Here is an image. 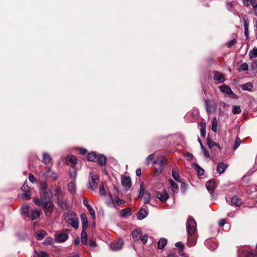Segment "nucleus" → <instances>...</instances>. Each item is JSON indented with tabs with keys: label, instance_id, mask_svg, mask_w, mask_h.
Listing matches in <instances>:
<instances>
[{
	"label": "nucleus",
	"instance_id": "obj_1",
	"mask_svg": "<svg viewBox=\"0 0 257 257\" xmlns=\"http://www.w3.org/2000/svg\"><path fill=\"white\" fill-rule=\"evenodd\" d=\"M186 227L187 232V245L191 247L196 245L198 238L197 224L192 217H188Z\"/></svg>",
	"mask_w": 257,
	"mask_h": 257
},
{
	"label": "nucleus",
	"instance_id": "obj_2",
	"mask_svg": "<svg viewBox=\"0 0 257 257\" xmlns=\"http://www.w3.org/2000/svg\"><path fill=\"white\" fill-rule=\"evenodd\" d=\"M33 201L36 205L42 207L46 216L50 217L51 215L54 207V204L51 201V199H40L39 198H35Z\"/></svg>",
	"mask_w": 257,
	"mask_h": 257
},
{
	"label": "nucleus",
	"instance_id": "obj_3",
	"mask_svg": "<svg viewBox=\"0 0 257 257\" xmlns=\"http://www.w3.org/2000/svg\"><path fill=\"white\" fill-rule=\"evenodd\" d=\"M21 214L26 220H34L38 218L40 216V212L38 210H34L29 205L24 204L21 207Z\"/></svg>",
	"mask_w": 257,
	"mask_h": 257
},
{
	"label": "nucleus",
	"instance_id": "obj_4",
	"mask_svg": "<svg viewBox=\"0 0 257 257\" xmlns=\"http://www.w3.org/2000/svg\"><path fill=\"white\" fill-rule=\"evenodd\" d=\"M65 221L75 229L79 227V219L77 215L72 212L67 213L65 216Z\"/></svg>",
	"mask_w": 257,
	"mask_h": 257
},
{
	"label": "nucleus",
	"instance_id": "obj_5",
	"mask_svg": "<svg viewBox=\"0 0 257 257\" xmlns=\"http://www.w3.org/2000/svg\"><path fill=\"white\" fill-rule=\"evenodd\" d=\"M99 182V177L96 173L91 171L89 173V186L88 188L92 190L97 189Z\"/></svg>",
	"mask_w": 257,
	"mask_h": 257
},
{
	"label": "nucleus",
	"instance_id": "obj_6",
	"mask_svg": "<svg viewBox=\"0 0 257 257\" xmlns=\"http://www.w3.org/2000/svg\"><path fill=\"white\" fill-rule=\"evenodd\" d=\"M39 191L41 197V199H50V190L48 188V184L46 182H43L40 183Z\"/></svg>",
	"mask_w": 257,
	"mask_h": 257
},
{
	"label": "nucleus",
	"instance_id": "obj_7",
	"mask_svg": "<svg viewBox=\"0 0 257 257\" xmlns=\"http://www.w3.org/2000/svg\"><path fill=\"white\" fill-rule=\"evenodd\" d=\"M123 245V241L119 239L117 242L111 243L110 245L111 249L114 251H117L122 249Z\"/></svg>",
	"mask_w": 257,
	"mask_h": 257
},
{
	"label": "nucleus",
	"instance_id": "obj_8",
	"mask_svg": "<svg viewBox=\"0 0 257 257\" xmlns=\"http://www.w3.org/2000/svg\"><path fill=\"white\" fill-rule=\"evenodd\" d=\"M21 190L23 192L22 198L25 200H28L31 198V193L30 192V187L25 184L21 187Z\"/></svg>",
	"mask_w": 257,
	"mask_h": 257
},
{
	"label": "nucleus",
	"instance_id": "obj_9",
	"mask_svg": "<svg viewBox=\"0 0 257 257\" xmlns=\"http://www.w3.org/2000/svg\"><path fill=\"white\" fill-rule=\"evenodd\" d=\"M156 197L161 202H166L169 198V195L165 191L156 193Z\"/></svg>",
	"mask_w": 257,
	"mask_h": 257
},
{
	"label": "nucleus",
	"instance_id": "obj_10",
	"mask_svg": "<svg viewBox=\"0 0 257 257\" xmlns=\"http://www.w3.org/2000/svg\"><path fill=\"white\" fill-rule=\"evenodd\" d=\"M213 79L217 81L218 83H223L225 80L223 74L219 71L214 72Z\"/></svg>",
	"mask_w": 257,
	"mask_h": 257
},
{
	"label": "nucleus",
	"instance_id": "obj_11",
	"mask_svg": "<svg viewBox=\"0 0 257 257\" xmlns=\"http://www.w3.org/2000/svg\"><path fill=\"white\" fill-rule=\"evenodd\" d=\"M167 159L165 157H161V159L158 160L160 168L156 169V172L157 174H160L163 170V168L165 167L166 163H167Z\"/></svg>",
	"mask_w": 257,
	"mask_h": 257
},
{
	"label": "nucleus",
	"instance_id": "obj_12",
	"mask_svg": "<svg viewBox=\"0 0 257 257\" xmlns=\"http://www.w3.org/2000/svg\"><path fill=\"white\" fill-rule=\"evenodd\" d=\"M68 238V236L65 233H59L56 236V241L62 243L66 241Z\"/></svg>",
	"mask_w": 257,
	"mask_h": 257
},
{
	"label": "nucleus",
	"instance_id": "obj_13",
	"mask_svg": "<svg viewBox=\"0 0 257 257\" xmlns=\"http://www.w3.org/2000/svg\"><path fill=\"white\" fill-rule=\"evenodd\" d=\"M66 161L67 163L72 167H74L77 162V159L72 155L66 157Z\"/></svg>",
	"mask_w": 257,
	"mask_h": 257
},
{
	"label": "nucleus",
	"instance_id": "obj_14",
	"mask_svg": "<svg viewBox=\"0 0 257 257\" xmlns=\"http://www.w3.org/2000/svg\"><path fill=\"white\" fill-rule=\"evenodd\" d=\"M148 215V211L145 208H141L137 214V219L141 220L145 218Z\"/></svg>",
	"mask_w": 257,
	"mask_h": 257
},
{
	"label": "nucleus",
	"instance_id": "obj_15",
	"mask_svg": "<svg viewBox=\"0 0 257 257\" xmlns=\"http://www.w3.org/2000/svg\"><path fill=\"white\" fill-rule=\"evenodd\" d=\"M107 157L102 154H98L96 161L97 163L100 166H104L107 162Z\"/></svg>",
	"mask_w": 257,
	"mask_h": 257
},
{
	"label": "nucleus",
	"instance_id": "obj_16",
	"mask_svg": "<svg viewBox=\"0 0 257 257\" xmlns=\"http://www.w3.org/2000/svg\"><path fill=\"white\" fill-rule=\"evenodd\" d=\"M142 235V232L140 228H136L132 233V236L135 241L138 240Z\"/></svg>",
	"mask_w": 257,
	"mask_h": 257
},
{
	"label": "nucleus",
	"instance_id": "obj_17",
	"mask_svg": "<svg viewBox=\"0 0 257 257\" xmlns=\"http://www.w3.org/2000/svg\"><path fill=\"white\" fill-rule=\"evenodd\" d=\"M43 162L46 165L50 163L52 159L50 154L47 152H43L42 154Z\"/></svg>",
	"mask_w": 257,
	"mask_h": 257
},
{
	"label": "nucleus",
	"instance_id": "obj_18",
	"mask_svg": "<svg viewBox=\"0 0 257 257\" xmlns=\"http://www.w3.org/2000/svg\"><path fill=\"white\" fill-rule=\"evenodd\" d=\"M231 203L232 205L239 206L242 204V201L241 199L238 198L236 196H233L230 198Z\"/></svg>",
	"mask_w": 257,
	"mask_h": 257
},
{
	"label": "nucleus",
	"instance_id": "obj_19",
	"mask_svg": "<svg viewBox=\"0 0 257 257\" xmlns=\"http://www.w3.org/2000/svg\"><path fill=\"white\" fill-rule=\"evenodd\" d=\"M122 185L126 188H130L131 187V181L130 177H123L121 179Z\"/></svg>",
	"mask_w": 257,
	"mask_h": 257
},
{
	"label": "nucleus",
	"instance_id": "obj_20",
	"mask_svg": "<svg viewBox=\"0 0 257 257\" xmlns=\"http://www.w3.org/2000/svg\"><path fill=\"white\" fill-rule=\"evenodd\" d=\"M199 114V110L197 109H194L192 110V111L190 112H188L186 117H189L190 116H191L192 117V118L190 120V121H193L195 119H196L198 116Z\"/></svg>",
	"mask_w": 257,
	"mask_h": 257
},
{
	"label": "nucleus",
	"instance_id": "obj_21",
	"mask_svg": "<svg viewBox=\"0 0 257 257\" xmlns=\"http://www.w3.org/2000/svg\"><path fill=\"white\" fill-rule=\"evenodd\" d=\"M220 91L225 94L228 95H230L233 94V91L231 89V88L227 85H222L219 87Z\"/></svg>",
	"mask_w": 257,
	"mask_h": 257
},
{
	"label": "nucleus",
	"instance_id": "obj_22",
	"mask_svg": "<svg viewBox=\"0 0 257 257\" xmlns=\"http://www.w3.org/2000/svg\"><path fill=\"white\" fill-rule=\"evenodd\" d=\"M205 105L206 110L208 113H211L214 108V102L211 100H205Z\"/></svg>",
	"mask_w": 257,
	"mask_h": 257
},
{
	"label": "nucleus",
	"instance_id": "obj_23",
	"mask_svg": "<svg viewBox=\"0 0 257 257\" xmlns=\"http://www.w3.org/2000/svg\"><path fill=\"white\" fill-rule=\"evenodd\" d=\"M193 168L197 172L198 175L202 176L204 174V170L198 164L194 163L192 164Z\"/></svg>",
	"mask_w": 257,
	"mask_h": 257
},
{
	"label": "nucleus",
	"instance_id": "obj_24",
	"mask_svg": "<svg viewBox=\"0 0 257 257\" xmlns=\"http://www.w3.org/2000/svg\"><path fill=\"white\" fill-rule=\"evenodd\" d=\"M172 175L174 179L178 182H181L179 171L176 168H174L172 171Z\"/></svg>",
	"mask_w": 257,
	"mask_h": 257
},
{
	"label": "nucleus",
	"instance_id": "obj_25",
	"mask_svg": "<svg viewBox=\"0 0 257 257\" xmlns=\"http://www.w3.org/2000/svg\"><path fill=\"white\" fill-rule=\"evenodd\" d=\"M227 166L223 162H220L217 167V170L218 173L222 174L225 172Z\"/></svg>",
	"mask_w": 257,
	"mask_h": 257
},
{
	"label": "nucleus",
	"instance_id": "obj_26",
	"mask_svg": "<svg viewBox=\"0 0 257 257\" xmlns=\"http://www.w3.org/2000/svg\"><path fill=\"white\" fill-rule=\"evenodd\" d=\"M167 243V240L166 238H162L158 242V248L160 249H163Z\"/></svg>",
	"mask_w": 257,
	"mask_h": 257
},
{
	"label": "nucleus",
	"instance_id": "obj_27",
	"mask_svg": "<svg viewBox=\"0 0 257 257\" xmlns=\"http://www.w3.org/2000/svg\"><path fill=\"white\" fill-rule=\"evenodd\" d=\"M98 154L96 152H92L88 154L87 158L88 160L91 162H94L96 161Z\"/></svg>",
	"mask_w": 257,
	"mask_h": 257
},
{
	"label": "nucleus",
	"instance_id": "obj_28",
	"mask_svg": "<svg viewBox=\"0 0 257 257\" xmlns=\"http://www.w3.org/2000/svg\"><path fill=\"white\" fill-rule=\"evenodd\" d=\"M215 181L210 180L206 182V186L208 190L212 191L215 188Z\"/></svg>",
	"mask_w": 257,
	"mask_h": 257
},
{
	"label": "nucleus",
	"instance_id": "obj_29",
	"mask_svg": "<svg viewBox=\"0 0 257 257\" xmlns=\"http://www.w3.org/2000/svg\"><path fill=\"white\" fill-rule=\"evenodd\" d=\"M46 234V232L43 230L39 231L35 233L36 237L39 240L43 239Z\"/></svg>",
	"mask_w": 257,
	"mask_h": 257
},
{
	"label": "nucleus",
	"instance_id": "obj_30",
	"mask_svg": "<svg viewBox=\"0 0 257 257\" xmlns=\"http://www.w3.org/2000/svg\"><path fill=\"white\" fill-rule=\"evenodd\" d=\"M253 88V85L250 83H246L241 85V88L244 91H250Z\"/></svg>",
	"mask_w": 257,
	"mask_h": 257
},
{
	"label": "nucleus",
	"instance_id": "obj_31",
	"mask_svg": "<svg viewBox=\"0 0 257 257\" xmlns=\"http://www.w3.org/2000/svg\"><path fill=\"white\" fill-rule=\"evenodd\" d=\"M68 189L71 193H74L75 192L76 186L74 182H71L68 184Z\"/></svg>",
	"mask_w": 257,
	"mask_h": 257
},
{
	"label": "nucleus",
	"instance_id": "obj_32",
	"mask_svg": "<svg viewBox=\"0 0 257 257\" xmlns=\"http://www.w3.org/2000/svg\"><path fill=\"white\" fill-rule=\"evenodd\" d=\"M200 126V133L203 137L206 136V124L205 122H202L199 124Z\"/></svg>",
	"mask_w": 257,
	"mask_h": 257
},
{
	"label": "nucleus",
	"instance_id": "obj_33",
	"mask_svg": "<svg viewBox=\"0 0 257 257\" xmlns=\"http://www.w3.org/2000/svg\"><path fill=\"white\" fill-rule=\"evenodd\" d=\"M131 213L127 208L122 209L120 212V216L122 217H126L131 216Z\"/></svg>",
	"mask_w": 257,
	"mask_h": 257
},
{
	"label": "nucleus",
	"instance_id": "obj_34",
	"mask_svg": "<svg viewBox=\"0 0 257 257\" xmlns=\"http://www.w3.org/2000/svg\"><path fill=\"white\" fill-rule=\"evenodd\" d=\"M81 242L83 244L86 245L87 244V234L86 232L82 231L81 234Z\"/></svg>",
	"mask_w": 257,
	"mask_h": 257
},
{
	"label": "nucleus",
	"instance_id": "obj_35",
	"mask_svg": "<svg viewBox=\"0 0 257 257\" xmlns=\"http://www.w3.org/2000/svg\"><path fill=\"white\" fill-rule=\"evenodd\" d=\"M169 183L173 192H175L176 190L178 189V184L173 180L171 179L169 180Z\"/></svg>",
	"mask_w": 257,
	"mask_h": 257
},
{
	"label": "nucleus",
	"instance_id": "obj_36",
	"mask_svg": "<svg viewBox=\"0 0 257 257\" xmlns=\"http://www.w3.org/2000/svg\"><path fill=\"white\" fill-rule=\"evenodd\" d=\"M46 176L52 179L53 180H56L58 178L57 174L55 171L51 172L50 174L49 173Z\"/></svg>",
	"mask_w": 257,
	"mask_h": 257
},
{
	"label": "nucleus",
	"instance_id": "obj_37",
	"mask_svg": "<svg viewBox=\"0 0 257 257\" xmlns=\"http://www.w3.org/2000/svg\"><path fill=\"white\" fill-rule=\"evenodd\" d=\"M147 162L148 164L150 163V161L151 162H153V164H156L157 163V161L154 160V154H151L150 155H149L147 159H146Z\"/></svg>",
	"mask_w": 257,
	"mask_h": 257
},
{
	"label": "nucleus",
	"instance_id": "obj_38",
	"mask_svg": "<svg viewBox=\"0 0 257 257\" xmlns=\"http://www.w3.org/2000/svg\"><path fill=\"white\" fill-rule=\"evenodd\" d=\"M250 58L257 57V48L254 47L252 50H250L249 53Z\"/></svg>",
	"mask_w": 257,
	"mask_h": 257
},
{
	"label": "nucleus",
	"instance_id": "obj_39",
	"mask_svg": "<svg viewBox=\"0 0 257 257\" xmlns=\"http://www.w3.org/2000/svg\"><path fill=\"white\" fill-rule=\"evenodd\" d=\"M241 112V108L239 106L236 105L233 107L232 113L234 114H239Z\"/></svg>",
	"mask_w": 257,
	"mask_h": 257
},
{
	"label": "nucleus",
	"instance_id": "obj_40",
	"mask_svg": "<svg viewBox=\"0 0 257 257\" xmlns=\"http://www.w3.org/2000/svg\"><path fill=\"white\" fill-rule=\"evenodd\" d=\"M144 202L145 204H148L150 202V194L149 193H145L144 196Z\"/></svg>",
	"mask_w": 257,
	"mask_h": 257
},
{
	"label": "nucleus",
	"instance_id": "obj_41",
	"mask_svg": "<svg viewBox=\"0 0 257 257\" xmlns=\"http://www.w3.org/2000/svg\"><path fill=\"white\" fill-rule=\"evenodd\" d=\"M241 143V139L238 137H237V138H236L235 141V143H234V150L237 149L239 147V146L240 145Z\"/></svg>",
	"mask_w": 257,
	"mask_h": 257
},
{
	"label": "nucleus",
	"instance_id": "obj_42",
	"mask_svg": "<svg viewBox=\"0 0 257 257\" xmlns=\"http://www.w3.org/2000/svg\"><path fill=\"white\" fill-rule=\"evenodd\" d=\"M232 3V1H231L227 0L226 1V4H227L226 8H227V10L229 11H233V7Z\"/></svg>",
	"mask_w": 257,
	"mask_h": 257
},
{
	"label": "nucleus",
	"instance_id": "obj_43",
	"mask_svg": "<svg viewBox=\"0 0 257 257\" xmlns=\"http://www.w3.org/2000/svg\"><path fill=\"white\" fill-rule=\"evenodd\" d=\"M109 199H107L106 201V203L107 205L109 206H111L112 205H114L112 195L111 194H109Z\"/></svg>",
	"mask_w": 257,
	"mask_h": 257
},
{
	"label": "nucleus",
	"instance_id": "obj_44",
	"mask_svg": "<svg viewBox=\"0 0 257 257\" xmlns=\"http://www.w3.org/2000/svg\"><path fill=\"white\" fill-rule=\"evenodd\" d=\"M239 69L242 71H246L248 69V65L247 63H243L240 66Z\"/></svg>",
	"mask_w": 257,
	"mask_h": 257
},
{
	"label": "nucleus",
	"instance_id": "obj_45",
	"mask_svg": "<svg viewBox=\"0 0 257 257\" xmlns=\"http://www.w3.org/2000/svg\"><path fill=\"white\" fill-rule=\"evenodd\" d=\"M207 145L210 148L213 147V146H215L216 144V143L212 141L208 138H207Z\"/></svg>",
	"mask_w": 257,
	"mask_h": 257
},
{
	"label": "nucleus",
	"instance_id": "obj_46",
	"mask_svg": "<svg viewBox=\"0 0 257 257\" xmlns=\"http://www.w3.org/2000/svg\"><path fill=\"white\" fill-rule=\"evenodd\" d=\"M245 257H257V251H253L247 252Z\"/></svg>",
	"mask_w": 257,
	"mask_h": 257
},
{
	"label": "nucleus",
	"instance_id": "obj_47",
	"mask_svg": "<svg viewBox=\"0 0 257 257\" xmlns=\"http://www.w3.org/2000/svg\"><path fill=\"white\" fill-rule=\"evenodd\" d=\"M81 219L82 224L88 223L87 216L85 214H82L81 215Z\"/></svg>",
	"mask_w": 257,
	"mask_h": 257
},
{
	"label": "nucleus",
	"instance_id": "obj_48",
	"mask_svg": "<svg viewBox=\"0 0 257 257\" xmlns=\"http://www.w3.org/2000/svg\"><path fill=\"white\" fill-rule=\"evenodd\" d=\"M77 176V172L74 169L72 171L70 172V177L71 178L73 179V180H75Z\"/></svg>",
	"mask_w": 257,
	"mask_h": 257
},
{
	"label": "nucleus",
	"instance_id": "obj_49",
	"mask_svg": "<svg viewBox=\"0 0 257 257\" xmlns=\"http://www.w3.org/2000/svg\"><path fill=\"white\" fill-rule=\"evenodd\" d=\"M217 120L216 118H214L212 122V130L215 132L217 131Z\"/></svg>",
	"mask_w": 257,
	"mask_h": 257
},
{
	"label": "nucleus",
	"instance_id": "obj_50",
	"mask_svg": "<svg viewBox=\"0 0 257 257\" xmlns=\"http://www.w3.org/2000/svg\"><path fill=\"white\" fill-rule=\"evenodd\" d=\"M88 210L89 211L90 214L92 216L93 218H95V212L93 209L92 208L91 206H89L88 208H87Z\"/></svg>",
	"mask_w": 257,
	"mask_h": 257
},
{
	"label": "nucleus",
	"instance_id": "obj_51",
	"mask_svg": "<svg viewBox=\"0 0 257 257\" xmlns=\"http://www.w3.org/2000/svg\"><path fill=\"white\" fill-rule=\"evenodd\" d=\"M145 193L144 192V190L143 187V185L141 184L140 185V188L139 193V195H138V197L139 198L142 197L143 196H144Z\"/></svg>",
	"mask_w": 257,
	"mask_h": 257
},
{
	"label": "nucleus",
	"instance_id": "obj_52",
	"mask_svg": "<svg viewBox=\"0 0 257 257\" xmlns=\"http://www.w3.org/2000/svg\"><path fill=\"white\" fill-rule=\"evenodd\" d=\"M53 239L52 238L48 237L45 239V240L44 241V243L46 245H49V244H52L53 243Z\"/></svg>",
	"mask_w": 257,
	"mask_h": 257
},
{
	"label": "nucleus",
	"instance_id": "obj_53",
	"mask_svg": "<svg viewBox=\"0 0 257 257\" xmlns=\"http://www.w3.org/2000/svg\"><path fill=\"white\" fill-rule=\"evenodd\" d=\"M243 19L244 20V29H248L249 24H248V20H247V19L246 18V16H244L243 17Z\"/></svg>",
	"mask_w": 257,
	"mask_h": 257
},
{
	"label": "nucleus",
	"instance_id": "obj_54",
	"mask_svg": "<svg viewBox=\"0 0 257 257\" xmlns=\"http://www.w3.org/2000/svg\"><path fill=\"white\" fill-rule=\"evenodd\" d=\"M99 190H100V193L101 195H104L106 193V191L104 188V185L103 184H101L99 186Z\"/></svg>",
	"mask_w": 257,
	"mask_h": 257
},
{
	"label": "nucleus",
	"instance_id": "obj_55",
	"mask_svg": "<svg viewBox=\"0 0 257 257\" xmlns=\"http://www.w3.org/2000/svg\"><path fill=\"white\" fill-rule=\"evenodd\" d=\"M89 247L91 249H93L95 248L97 246L96 242L94 240H90L89 242Z\"/></svg>",
	"mask_w": 257,
	"mask_h": 257
},
{
	"label": "nucleus",
	"instance_id": "obj_56",
	"mask_svg": "<svg viewBox=\"0 0 257 257\" xmlns=\"http://www.w3.org/2000/svg\"><path fill=\"white\" fill-rule=\"evenodd\" d=\"M139 239L141 240L143 244H145L147 243L148 240V236L147 235H144L142 237L141 236Z\"/></svg>",
	"mask_w": 257,
	"mask_h": 257
},
{
	"label": "nucleus",
	"instance_id": "obj_57",
	"mask_svg": "<svg viewBox=\"0 0 257 257\" xmlns=\"http://www.w3.org/2000/svg\"><path fill=\"white\" fill-rule=\"evenodd\" d=\"M236 42V40L235 39H233L232 40L229 41L227 43V47L228 48H230L232 46L234 45Z\"/></svg>",
	"mask_w": 257,
	"mask_h": 257
},
{
	"label": "nucleus",
	"instance_id": "obj_58",
	"mask_svg": "<svg viewBox=\"0 0 257 257\" xmlns=\"http://www.w3.org/2000/svg\"><path fill=\"white\" fill-rule=\"evenodd\" d=\"M187 185L184 182H182L181 185V189L182 191L184 192L187 190Z\"/></svg>",
	"mask_w": 257,
	"mask_h": 257
},
{
	"label": "nucleus",
	"instance_id": "obj_59",
	"mask_svg": "<svg viewBox=\"0 0 257 257\" xmlns=\"http://www.w3.org/2000/svg\"><path fill=\"white\" fill-rule=\"evenodd\" d=\"M29 181H31L32 183H34V182H36L35 177L32 173L29 174Z\"/></svg>",
	"mask_w": 257,
	"mask_h": 257
},
{
	"label": "nucleus",
	"instance_id": "obj_60",
	"mask_svg": "<svg viewBox=\"0 0 257 257\" xmlns=\"http://www.w3.org/2000/svg\"><path fill=\"white\" fill-rule=\"evenodd\" d=\"M116 204L118 206H120L121 204L123 203V201L119 198H116L115 199Z\"/></svg>",
	"mask_w": 257,
	"mask_h": 257
},
{
	"label": "nucleus",
	"instance_id": "obj_61",
	"mask_svg": "<svg viewBox=\"0 0 257 257\" xmlns=\"http://www.w3.org/2000/svg\"><path fill=\"white\" fill-rule=\"evenodd\" d=\"M185 156L189 160L192 159V158L193 157V155L189 152H187L185 154Z\"/></svg>",
	"mask_w": 257,
	"mask_h": 257
},
{
	"label": "nucleus",
	"instance_id": "obj_62",
	"mask_svg": "<svg viewBox=\"0 0 257 257\" xmlns=\"http://www.w3.org/2000/svg\"><path fill=\"white\" fill-rule=\"evenodd\" d=\"M83 204L87 208H88L89 206H91L89 204L88 200L87 198H84L83 200Z\"/></svg>",
	"mask_w": 257,
	"mask_h": 257
},
{
	"label": "nucleus",
	"instance_id": "obj_63",
	"mask_svg": "<svg viewBox=\"0 0 257 257\" xmlns=\"http://www.w3.org/2000/svg\"><path fill=\"white\" fill-rule=\"evenodd\" d=\"M203 155H204V156L206 158H210L209 152H208V151H207L206 150V149H205L203 150Z\"/></svg>",
	"mask_w": 257,
	"mask_h": 257
},
{
	"label": "nucleus",
	"instance_id": "obj_64",
	"mask_svg": "<svg viewBox=\"0 0 257 257\" xmlns=\"http://www.w3.org/2000/svg\"><path fill=\"white\" fill-rule=\"evenodd\" d=\"M250 5L252 6L253 9L257 7V0H252Z\"/></svg>",
	"mask_w": 257,
	"mask_h": 257
}]
</instances>
